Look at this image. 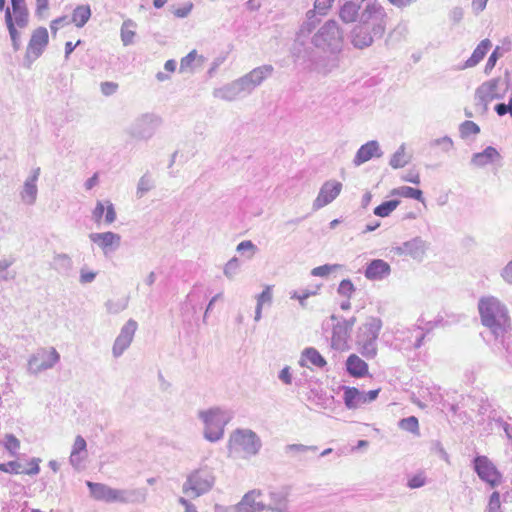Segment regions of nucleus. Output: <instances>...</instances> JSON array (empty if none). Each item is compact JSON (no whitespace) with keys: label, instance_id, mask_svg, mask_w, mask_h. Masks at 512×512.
<instances>
[{"label":"nucleus","instance_id":"obj_1","mask_svg":"<svg viewBox=\"0 0 512 512\" xmlns=\"http://www.w3.org/2000/svg\"><path fill=\"white\" fill-rule=\"evenodd\" d=\"M481 322L490 329L495 339L503 338L510 328L507 307L494 296H485L478 302Z\"/></svg>","mask_w":512,"mask_h":512},{"label":"nucleus","instance_id":"obj_2","mask_svg":"<svg viewBox=\"0 0 512 512\" xmlns=\"http://www.w3.org/2000/svg\"><path fill=\"white\" fill-rule=\"evenodd\" d=\"M321 22L320 17L316 14L315 10H308L305 14L304 20L301 22L294 38V42L291 47L292 56L295 60H303L304 62H310L312 65L314 62V51L311 44V37L316 32V28Z\"/></svg>","mask_w":512,"mask_h":512},{"label":"nucleus","instance_id":"obj_3","mask_svg":"<svg viewBox=\"0 0 512 512\" xmlns=\"http://www.w3.org/2000/svg\"><path fill=\"white\" fill-rule=\"evenodd\" d=\"M510 73L505 71L504 76L490 79L478 86L474 93L475 109L481 114L488 111L489 103L493 100L503 99L510 89Z\"/></svg>","mask_w":512,"mask_h":512},{"label":"nucleus","instance_id":"obj_4","mask_svg":"<svg viewBox=\"0 0 512 512\" xmlns=\"http://www.w3.org/2000/svg\"><path fill=\"white\" fill-rule=\"evenodd\" d=\"M198 418L204 424V438L209 442H217L223 438L225 427L233 418V414L227 409L211 407L199 411Z\"/></svg>","mask_w":512,"mask_h":512},{"label":"nucleus","instance_id":"obj_5","mask_svg":"<svg viewBox=\"0 0 512 512\" xmlns=\"http://www.w3.org/2000/svg\"><path fill=\"white\" fill-rule=\"evenodd\" d=\"M343 31L336 20H327L311 37V46L331 54L339 53L343 45Z\"/></svg>","mask_w":512,"mask_h":512},{"label":"nucleus","instance_id":"obj_6","mask_svg":"<svg viewBox=\"0 0 512 512\" xmlns=\"http://www.w3.org/2000/svg\"><path fill=\"white\" fill-rule=\"evenodd\" d=\"M262 447L260 437L251 429L238 428L229 437L227 448L230 455L242 453L245 457L255 456Z\"/></svg>","mask_w":512,"mask_h":512},{"label":"nucleus","instance_id":"obj_7","mask_svg":"<svg viewBox=\"0 0 512 512\" xmlns=\"http://www.w3.org/2000/svg\"><path fill=\"white\" fill-rule=\"evenodd\" d=\"M381 328L380 318L369 317L358 329L356 343L360 353L367 359H373L377 355V338Z\"/></svg>","mask_w":512,"mask_h":512},{"label":"nucleus","instance_id":"obj_8","mask_svg":"<svg viewBox=\"0 0 512 512\" xmlns=\"http://www.w3.org/2000/svg\"><path fill=\"white\" fill-rule=\"evenodd\" d=\"M162 118L154 113H144L136 117L125 129L126 135L136 141H148L162 125Z\"/></svg>","mask_w":512,"mask_h":512},{"label":"nucleus","instance_id":"obj_9","mask_svg":"<svg viewBox=\"0 0 512 512\" xmlns=\"http://www.w3.org/2000/svg\"><path fill=\"white\" fill-rule=\"evenodd\" d=\"M387 20L384 7L376 0H369L361 11L359 22L368 26L376 38H381L385 33Z\"/></svg>","mask_w":512,"mask_h":512},{"label":"nucleus","instance_id":"obj_10","mask_svg":"<svg viewBox=\"0 0 512 512\" xmlns=\"http://www.w3.org/2000/svg\"><path fill=\"white\" fill-rule=\"evenodd\" d=\"M215 483V476L211 469L200 468L190 473L182 486L184 494L197 498L209 492Z\"/></svg>","mask_w":512,"mask_h":512},{"label":"nucleus","instance_id":"obj_11","mask_svg":"<svg viewBox=\"0 0 512 512\" xmlns=\"http://www.w3.org/2000/svg\"><path fill=\"white\" fill-rule=\"evenodd\" d=\"M60 361V354L54 347L38 348L28 359L27 372L31 375L52 369Z\"/></svg>","mask_w":512,"mask_h":512},{"label":"nucleus","instance_id":"obj_12","mask_svg":"<svg viewBox=\"0 0 512 512\" xmlns=\"http://www.w3.org/2000/svg\"><path fill=\"white\" fill-rule=\"evenodd\" d=\"M474 470L479 478L495 487L501 482V474L495 465L486 456H477L474 461Z\"/></svg>","mask_w":512,"mask_h":512},{"label":"nucleus","instance_id":"obj_13","mask_svg":"<svg viewBox=\"0 0 512 512\" xmlns=\"http://www.w3.org/2000/svg\"><path fill=\"white\" fill-rule=\"evenodd\" d=\"M428 242L423 240L421 237H414L402 245L393 248L394 254L398 256H409L412 259L421 262L427 252Z\"/></svg>","mask_w":512,"mask_h":512},{"label":"nucleus","instance_id":"obj_14","mask_svg":"<svg viewBox=\"0 0 512 512\" xmlns=\"http://www.w3.org/2000/svg\"><path fill=\"white\" fill-rule=\"evenodd\" d=\"M137 328L138 324L133 319H129L121 328L112 347V354L115 358H119L130 347Z\"/></svg>","mask_w":512,"mask_h":512},{"label":"nucleus","instance_id":"obj_15","mask_svg":"<svg viewBox=\"0 0 512 512\" xmlns=\"http://www.w3.org/2000/svg\"><path fill=\"white\" fill-rule=\"evenodd\" d=\"M48 39V31L45 27H39L33 32L25 56L28 67L42 54L48 44Z\"/></svg>","mask_w":512,"mask_h":512},{"label":"nucleus","instance_id":"obj_16","mask_svg":"<svg viewBox=\"0 0 512 512\" xmlns=\"http://www.w3.org/2000/svg\"><path fill=\"white\" fill-rule=\"evenodd\" d=\"M213 97L232 102L249 95L240 78L213 90Z\"/></svg>","mask_w":512,"mask_h":512},{"label":"nucleus","instance_id":"obj_17","mask_svg":"<svg viewBox=\"0 0 512 512\" xmlns=\"http://www.w3.org/2000/svg\"><path fill=\"white\" fill-rule=\"evenodd\" d=\"M342 190V184L335 180L326 181L313 202V209L319 210L334 201Z\"/></svg>","mask_w":512,"mask_h":512},{"label":"nucleus","instance_id":"obj_18","mask_svg":"<svg viewBox=\"0 0 512 512\" xmlns=\"http://www.w3.org/2000/svg\"><path fill=\"white\" fill-rule=\"evenodd\" d=\"M263 492L260 489H252L245 493L241 500L235 504L237 512H263L266 511V504L258 501Z\"/></svg>","mask_w":512,"mask_h":512},{"label":"nucleus","instance_id":"obj_19","mask_svg":"<svg viewBox=\"0 0 512 512\" xmlns=\"http://www.w3.org/2000/svg\"><path fill=\"white\" fill-rule=\"evenodd\" d=\"M89 239L96 244L105 255L116 251L121 244V236L111 231L91 233L89 234Z\"/></svg>","mask_w":512,"mask_h":512},{"label":"nucleus","instance_id":"obj_20","mask_svg":"<svg viewBox=\"0 0 512 512\" xmlns=\"http://www.w3.org/2000/svg\"><path fill=\"white\" fill-rule=\"evenodd\" d=\"M274 71L272 65H262L254 68L249 73L240 77L246 91L251 94L252 91L259 86Z\"/></svg>","mask_w":512,"mask_h":512},{"label":"nucleus","instance_id":"obj_21","mask_svg":"<svg viewBox=\"0 0 512 512\" xmlns=\"http://www.w3.org/2000/svg\"><path fill=\"white\" fill-rule=\"evenodd\" d=\"M374 38H376V36L373 35L372 30L360 22H358L350 32V41L357 49L370 47L374 42Z\"/></svg>","mask_w":512,"mask_h":512},{"label":"nucleus","instance_id":"obj_22","mask_svg":"<svg viewBox=\"0 0 512 512\" xmlns=\"http://www.w3.org/2000/svg\"><path fill=\"white\" fill-rule=\"evenodd\" d=\"M146 489H115L113 488L112 503H143L146 501Z\"/></svg>","mask_w":512,"mask_h":512},{"label":"nucleus","instance_id":"obj_23","mask_svg":"<svg viewBox=\"0 0 512 512\" xmlns=\"http://www.w3.org/2000/svg\"><path fill=\"white\" fill-rule=\"evenodd\" d=\"M40 175V168H34L31 175L24 181L22 190L20 191V198L26 205H33L36 202L38 195L37 181Z\"/></svg>","mask_w":512,"mask_h":512},{"label":"nucleus","instance_id":"obj_24","mask_svg":"<svg viewBox=\"0 0 512 512\" xmlns=\"http://www.w3.org/2000/svg\"><path fill=\"white\" fill-rule=\"evenodd\" d=\"M383 152L380 148L378 141L371 140L367 143L363 144L356 152V155L353 159V164L355 166H360L365 162L371 160L372 158H380L382 157Z\"/></svg>","mask_w":512,"mask_h":512},{"label":"nucleus","instance_id":"obj_25","mask_svg":"<svg viewBox=\"0 0 512 512\" xmlns=\"http://www.w3.org/2000/svg\"><path fill=\"white\" fill-rule=\"evenodd\" d=\"M288 491L282 489H271L268 493L270 503L266 504V511L289 512Z\"/></svg>","mask_w":512,"mask_h":512},{"label":"nucleus","instance_id":"obj_26","mask_svg":"<svg viewBox=\"0 0 512 512\" xmlns=\"http://www.w3.org/2000/svg\"><path fill=\"white\" fill-rule=\"evenodd\" d=\"M391 273V267L388 262L382 259H374L369 262L364 271L368 280L380 281L388 277Z\"/></svg>","mask_w":512,"mask_h":512},{"label":"nucleus","instance_id":"obj_27","mask_svg":"<svg viewBox=\"0 0 512 512\" xmlns=\"http://www.w3.org/2000/svg\"><path fill=\"white\" fill-rule=\"evenodd\" d=\"M88 456L87 451V443L86 440L78 435L76 436L71 453L69 456V463L75 470H80L82 468V463L86 460Z\"/></svg>","mask_w":512,"mask_h":512},{"label":"nucleus","instance_id":"obj_28","mask_svg":"<svg viewBox=\"0 0 512 512\" xmlns=\"http://www.w3.org/2000/svg\"><path fill=\"white\" fill-rule=\"evenodd\" d=\"M501 158L500 153L492 146L486 147L482 152L474 153L471 158V164L476 167H484Z\"/></svg>","mask_w":512,"mask_h":512},{"label":"nucleus","instance_id":"obj_29","mask_svg":"<svg viewBox=\"0 0 512 512\" xmlns=\"http://www.w3.org/2000/svg\"><path fill=\"white\" fill-rule=\"evenodd\" d=\"M350 336V331L347 326L343 325L340 321L333 326L331 347L336 350H344L347 347V341Z\"/></svg>","mask_w":512,"mask_h":512},{"label":"nucleus","instance_id":"obj_30","mask_svg":"<svg viewBox=\"0 0 512 512\" xmlns=\"http://www.w3.org/2000/svg\"><path fill=\"white\" fill-rule=\"evenodd\" d=\"M308 363L318 368H323L327 364L324 357L313 347H307L301 353L299 365L309 367Z\"/></svg>","mask_w":512,"mask_h":512},{"label":"nucleus","instance_id":"obj_31","mask_svg":"<svg viewBox=\"0 0 512 512\" xmlns=\"http://www.w3.org/2000/svg\"><path fill=\"white\" fill-rule=\"evenodd\" d=\"M491 47L492 43L489 39L482 40L474 49L470 58L465 61V63L460 67V69L463 70L478 65L483 60L484 56Z\"/></svg>","mask_w":512,"mask_h":512},{"label":"nucleus","instance_id":"obj_32","mask_svg":"<svg viewBox=\"0 0 512 512\" xmlns=\"http://www.w3.org/2000/svg\"><path fill=\"white\" fill-rule=\"evenodd\" d=\"M87 487L90 490L91 496L97 501H104L112 503L113 488L103 484L95 483L91 481L86 482Z\"/></svg>","mask_w":512,"mask_h":512},{"label":"nucleus","instance_id":"obj_33","mask_svg":"<svg viewBox=\"0 0 512 512\" xmlns=\"http://www.w3.org/2000/svg\"><path fill=\"white\" fill-rule=\"evenodd\" d=\"M346 369L353 377H364L368 374V365L356 354H351L346 360Z\"/></svg>","mask_w":512,"mask_h":512},{"label":"nucleus","instance_id":"obj_34","mask_svg":"<svg viewBox=\"0 0 512 512\" xmlns=\"http://www.w3.org/2000/svg\"><path fill=\"white\" fill-rule=\"evenodd\" d=\"M360 14V5L352 1H346L338 12L339 18L346 24L360 20Z\"/></svg>","mask_w":512,"mask_h":512},{"label":"nucleus","instance_id":"obj_35","mask_svg":"<svg viewBox=\"0 0 512 512\" xmlns=\"http://www.w3.org/2000/svg\"><path fill=\"white\" fill-rule=\"evenodd\" d=\"M344 403L349 409H356L366 403L364 391L355 387H345L343 395Z\"/></svg>","mask_w":512,"mask_h":512},{"label":"nucleus","instance_id":"obj_36","mask_svg":"<svg viewBox=\"0 0 512 512\" xmlns=\"http://www.w3.org/2000/svg\"><path fill=\"white\" fill-rule=\"evenodd\" d=\"M256 307H255V315L254 320L258 322L262 318V309L264 305H271L273 300L272 286L267 285L264 290L256 295Z\"/></svg>","mask_w":512,"mask_h":512},{"label":"nucleus","instance_id":"obj_37","mask_svg":"<svg viewBox=\"0 0 512 512\" xmlns=\"http://www.w3.org/2000/svg\"><path fill=\"white\" fill-rule=\"evenodd\" d=\"M5 23L10 34L13 48L15 51H18L20 49V33L15 27L13 16L9 7L5 9Z\"/></svg>","mask_w":512,"mask_h":512},{"label":"nucleus","instance_id":"obj_38","mask_svg":"<svg viewBox=\"0 0 512 512\" xmlns=\"http://www.w3.org/2000/svg\"><path fill=\"white\" fill-rule=\"evenodd\" d=\"M135 28L136 23L133 20L127 19L123 22L120 36L124 46H129L134 43V37L136 35Z\"/></svg>","mask_w":512,"mask_h":512},{"label":"nucleus","instance_id":"obj_39","mask_svg":"<svg viewBox=\"0 0 512 512\" xmlns=\"http://www.w3.org/2000/svg\"><path fill=\"white\" fill-rule=\"evenodd\" d=\"M91 17V9L88 5L77 6L72 13V22L79 28L83 27Z\"/></svg>","mask_w":512,"mask_h":512},{"label":"nucleus","instance_id":"obj_40","mask_svg":"<svg viewBox=\"0 0 512 512\" xmlns=\"http://www.w3.org/2000/svg\"><path fill=\"white\" fill-rule=\"evenodd\" d=\"M411 157L406 155V146L401 144L397 151L391 156L389 165L394 169L404 167L410 162Z\"/></svg>","mask_w":512,"mask_h":512},{"label":"nucleus","instance_id":"obj_41","mask_svg":"<svg viewBox=\"0 0 512 512\" xmlns=\"http://www.w3.org/2000/svg\"><path fill=\"white\" fill-rule=\"evenodd\" d=\"M53 265L57 271L67 273L72 269L73 262L68 254L59 253L54 256Z\"/></svg>","mask_w":512,"mask_h":512},{"label":"nucleus","instance_id":"obj_42","mask_svg":"<svg viewBox=\"0 0 512 512\" xmlns=\"http://www.w3.org/2000/svg\"><path fill=\"white\" fill-rule=\"evenodd\" d=\"M393 195H398L404 198H412L421 202H424L423 193L419 189H415L409 186H401L397 189H394L392 192Z\"/></svg>","mask_w":512,"mask_h":512},{"label":"nucleus","instance_id":"obj_43","mask_svg":"<svg viewBox=\"0 0 512 512\" xmlns=\"http://www.w3.org/2000/svg\"><path fill=\"white\" fill-rule=\"evenodd\" d=\"M154 187V181L152 177L145 173L141 176L137 184L136 196L137 198H142L147 192H149Z\"/></svg>","mask_w":512,"mask_h":512},{"label":"nucleus","instance_id":"obj_44","mask_svg":"<svg viewBox=\"0 0 512 512\" xmlns=\"http://www.w3.org/2000/svg\"><path fill=\"white\" fill-rule=\"evenodd\" d=\"M399 204V200L385 201L374 209V214L379 217H387L398 207Z\"/></svg>","mask_w":512,"mask_h":512},{"label":"nucleus","instance_id":"obj_45","mask_svg":"<svg viewBox=\"0 0 512 512\" xmlns=\"http://www.w3.org/2000/svg\"><path fill=\"white\" fill-rule=\"evenodd\" d=\"M398 426L404 431L411 432L414 435H419V422L415 416L401 419Z\"/></svg>","mask_w":512,"mask_h":512},{"label":"nucleus","instance_id":"obj_46","mask_svg":"<svg viewBox=\"0 0 512 512\" xmlns=\"http://www.w3.org/2000/svg\"><path fill=\"white\" fill-rule=\"evenodd\" d=\"M128 305V299H117V300H108L105 303L106 310L109 314H118L125 310Z\"/></svg>","mask_w":512,"mask_h":512},{"label":"nucleus","instance_id":"obj_47","mask_svg":"<svg viewBox=\"0 0 512 512\" xmlns=\"http://www.w3.org/2000/svg\"><path fill=\"white\" fill-rule=\"evenodd\" d=\"M236 251L246 254L247 259H251L258 251V248L252 241L244 240L237 245Z\"/></svg>","mask_w":512,"mask_h":512},{"label":"nucleus","instance_id":"obj_48","mask_svg":"<svg viewBox=\"0 0 512 512\" xmlns=\"http://www.w3.org/2000/svg\"><path fill=\"white\" fill-rule=\"evenodd\" d=\"M341 268L339 264H325L312 269L311 275L316 277H326L330 273L337 271Z\"/></svg>","mask_w":512,"mask_h":512},{"label":"nucleus","instance_id":"obj_49","mask_svg":"<svg viewBox=\"0 0 512 512\" xmlns=\"http://www.w3.org/2000/svg\"><path fill=\"white\" fill-rule=\"evenodd\" d=\"M197 58H199L200 61L203 60L202 56H198L196 50H192L191 52H189L185 57H183L181 59V62H180V72H185L187 70H191L192 66H193V63L195 62V60Z\"/></svg>","mask_w":512,"mask_h":512},{"label":"nucleus","instance_id":"obj_50","mask_svg":"<svg viewBox=\"0 0 512 512\" xmlns=\"http://www.w3.org/2000/svg\"><path fill=\"white\" fill-rule=\"evenodd\" d=\"M285 453L291 456H296L297 454H302L308 451H316V446H307L303 444H289L285 446Z\"/></svg>","mask_w":512,"mask_h":512},{"label":"nucleus","instance_id":"obj_51","mask_svg":"<svg viewBox=\"0 0 512 512\" xmlns=\"http://www.w3.org/2000/svg\"><path fill=\"white\" fill-rule=\"evenodd\" d=\"M240 261L237 257L231 258L224 266L223 273L228 279H233L238 273Z\"/></svg>","mask_w":512,"mask_h":512},{"label":"nucleus","instance_id":"obj_52","mask_svg":"<svg viewBox=\"0 0 512 512\" xmlns=\"http://www.w3.org/2000/svg\"><path fill=\"white\" fill-rule=\"evenodd\" d=\"M14 14V24L17 25L19 28H24L28 24V11L27 8H21L13 10Z\"/></svg>","mask_w":512,"mask_h":512},{"label":"nucleus","instance_id":"obj_53","mask_svg":"<svg viewBox=\"0 0 512 512\" xmlns=\"http://www.w3.org/2000/svg\"><path fill=\"white\" fill-rule=\"evenodd\" d=\"M337 292L339 295L344 296L348 299H350L355 292V287L351 280L344 279L340 282Z\"/></svg>","mask_w":512,"mask_h":512},{"label":"nucleus","instance_id":"obj_54","mask_svg":"<svg viewBox=\"0 0 512 512\" xmlns=\"http://www.w3.org/2000/svg\"><path fill=\"white\" fill-rule=\"evenodd\" d=\"M479 132V126L473 121L466 120L460 125V133L462 137L469 136L470 134H478Z\"/></svg>","mask_w":512,"mask_h":512},{"label":"nucleus","instance_id":"obj_55","mask_svg":"<svg viewBox=\"0 0 512 512\" xmlns=\"http://www.w3.org/2000/svg\"><path fill=\"white\" fill-rule=\"evenodd\" d=\"M0 471L11 474H23L24 470L22 465L17 461H10L7 463H0Z\"/></svg>","mask_w":512,"mask_h":512},{"label":"nucleus","instance_id":"obj_56","mask_svg":"<svg viewBox=\"0 0 512 512\" xmlns=\"http://www.w3.org/2000/svg\"><path fill=\"white\" fill-rule=\"evenodd\" d=\"M5 448L14 455L20 448V441L13 434H6L4 438Z\"/></svg>","mask_w":512,"mask_h":512},{"label":"nucleus","instance_id":"obj_57","mask_svg":"<svg viewBox=\"0 0 512 512\" xmlns=\"http://www.w3.org/2000/svg\"><path fill=\"white\" fill-rule=\"evenodd\" d=\"M334 0H315L314 9L318 16H323L330 9Z\"/></svg>","mask_w":512,"mask_h":512},{"label":"nucleus","instance_id":"obj_58","mask_svg":"<svg viewBox=\"0 0 512 512\" xmlns=\"http://www.w3.org/2000/svg\"><path fill=\"white\" fill-rule=\"evenodd\" d=\"M431 146H441L444 152H449L453 147V141L450 137L444 136L431 141Z\"/></svg>","mask_w":512,"mask_h":512},{"label":"nucleus","instance_id":"obj_59","mask_svg":"<svg viewBox=\"0 0 512 512\" xmlns=\"http://www.w3.org/2000/svg\"><path fill=\"white\" fill-rule=\"evenodd\" d=\"M314 292L303 290L302 292L293 291L290 293L291 299H296L299 301V304L302 308H306V300L311 296L314 295Z\"/></svg>","mask_w":512,"mask_h":512},{"label":"nucleus","instance_id":"obj_60","mask_svg":"<svg viewBox=\"0 0 512 512\" xmlns=\"http://www.w3.org/2000/svg\"><path fill=\"white\" fill-rule=\"evenodd\" d=\"M488 512H500L501 503H500V494L498 492H493L490 496L488 503Z\"/></svg>","mask_w":512,"mask_h":512},{"label":"nucleus","instance_id":"obj_61","mask_svg":"<svg viewBox=\"0 0 512 512\" xmlns=\"http://www.w3.org/2000/svg\"><path fill=\"white\" fill-rule=\"evenodd\" d=\"M100 89L103 95L111 96L117 91L118 84L111 81H105L101 83Z\"/></svg>","mask_w":512,"mask_h":512},{"label":"nucleus","instance_id":"obj_62","mask_svg":"<svg viewBox=\"0 0 512 512\" xmlns=\"http://www.w3.org/2000/svg\"><path fill=\"white\" fill-rule=\"evenodd\" d=\"M105 209H106V206L104 205L103 202L101 201H98L96 203V206L92 212V218L94 220L95 223L99 224L102 220V217L104 215V212H105Z\"/></svg>","mask_w":512,"mask_h":512},{"label":"nucleus","instance_id":"obj_63","mask_svg":"<svg viewBox=\"0 0 512 512\" xmlns=\"http://www.w3.org/2000/svg\"><path fill=\"white\" fill-rule=\"evenodd\" d=\"M495 111L499 116H504L507 113L512 115V94L507 104L499 103L495 106Z\"/></svg>","mask_w":512,"mask_h":512},{"label":"nucleus","instance_id":"obj_64","mask_svg":"<svg viewBox=\"0 0 512 512\" xmlns=\"http://www.w3.org/2000/svg\"><path fill=\"white\" fill-rule=\"evenodd\" d=\"M501 277L506 283L512 285V260L502 269Z\"/></svg>","mask_w":512,"mask_h":512}]
</instances>
